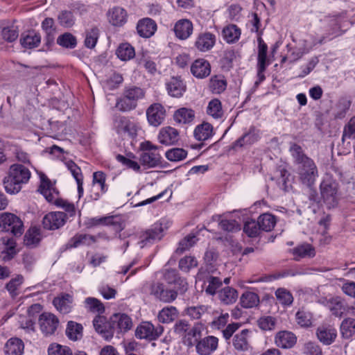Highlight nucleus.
<instances>
[{
  "label": "nucleus",
  "instance_id": "obj_1",
  "mask_svg": "<svg viewBox=\"0 0 355 355\" xmlns=\"http://www.w3.org/2000/svg\"><path fill=\"white\" fill-rule=\"evenodd\" d=\"M290 152L294 163L297 165V173L300 180L303 184L311 187L318 176V168L314 161L304 153L300 146L296 144L291 145Z\"/></svg>",
  "mask_w": 355,
  "mask_h": 355
},
{
  "label": "nucleus",
  "instance_id": "obj_2",
  "mask_svg": "<svg viewBox=\"0 0 355 355\" xmlns=\"http://www.w3.org/2000/svg\"><path fill=\"white\" fill-rule=\"evenodd\" d=\"M31 176L30 170L22 164H14L9 168L8 175L3 180L6 191L9 194L18 193L22 185L28 183Z\"/></svg>",
  "mask_w": 355,
  "mask_h": 355
},
{
  "label": "nucleus",
  "instance_id": "obj_3",
  "mask_svg": "<svg viewBox=\"0 0 355 355\" xmlns=\"http://www.w3.org/2000/svg\"><path fill=\"white\" fill-rule=\"evenodd\" d=\"M144 96V92L137 87L126 88L121 98L117 100L116 107L122 112H128L135 109L137 101Z\"/></svg>",
  "mask_w": 355,
  "mask_h": 355
},
{
  "label": "nucleus",
  "instance_id": "obj_4",
  "mask_svg": "<svg viewBox=\"0 0 355 355\" xmlns=\"http://www.w3.org/2000/svg\"><path fill=\"white\" fill-rule=\"evenodd\" d=\"M320 193L328 208L334 207L338 201V184L329 177L325 178L320 184Z\"/></svg>",
  "mask_w": 355,
  "mask_h": 355
},
{
  "label": "nucleus",
  "instance_id": "obj_5",
  "mask_svg": "<svg viewBox=\"0 0 355 355\" xmlns=\"http://www.w3.org/2000/svg\"><path fill=\"white\" fill-rule=\"evenodd\" d=\"M0 227L6 232H10L15 236H20L24 231L20 218L8 212L1 214Z\"/></svg>",
  "mask_w": 355,
  "mask_h": 355
},
{
  "label": "nucleus",
  "instance_id": "obj_6",
  "mask_svg": "<svg viewBox=\"0 0 355 355\" xmlns=\"http://www.w3.org/2000/svg\"><path fill=\"white\" fill-rule=\"evenodd\" d=\"M114 129L119 135L134 137L138 128L137 124L128 117L119 116L114 121Z\"/></svg>",
  "mask_w": 355,
  "mask_h": 355
},
{
  "label": "nucleus",
  "instance_id": "obj_7",
  "mask_svg": "<svg viewBox=\"0 0 355 355\" xmlns=\"http://www.w3.org/2000/svg\"><path fill=\"white\" fill-rule=\"evenodd\" d=\"M164 331V327L158 325L156 327L148 322H145L138 326L135 331V336L139 339L154 340L159 338Z\"/></svg>",
  "mask_w": 355,
  "mask_h": 355
},
{
  "label": "nucleus",
  "instance_id": "obj_8",
  "mask_svg": "<svg viewBox=\"0 0 355 355\" xmlns=\"http://www.w3.org/2000/svg\"><path fill=\"white\" fill-rule=\"evenodd\" d=\"M67 214L62 211H51L46 214L42 220L44 229L55 230L62 227L67 219Z\"/></svg>",
  "mask_w": 355,
  "mask_h": 355
},
{
  "label": "nucleus",
  "instance_id": "obj_9",
  "mask_svg": "<svg viewBox=\"0 0 355 355\" xmlns=\"http://www.w3.org/2000/svg\"><path fill=\"white\" fill-rule=\"evenodd\" d=\"M150 293L155 297L163 302L170 303L174 301L178 296V291L173 289H167L162 283H154L150 288Z\"/></svg>",
  "mask_w": 355,
  "mask_h": 355
},
{
  "label": "nucleus",
  "instance_id": "obj_10",
  "mask_svg": "<svg viewBox=\"0 0 355 355\" xmlns=\"http://www.w3.org/2000/svg\"><path fill=\"white\" fill-rule=\"evenodd\" d=\"M38 322L40 329L45 336L53 334L59 324L58 318L54 314L46 312L40 315Z\"/></svg>",
  "mask_w": 355,
  "mask_h": 355
},
{
  "label": "nucleus",
  "instance_id": "obj_11",
  "mask_svg": "<svg viewBox=\"0 0 355 355\" xmlns=\"http://www.w3.org/2000/svg\"><path fill=\"white\" fill-rule=\"evenodd\" d=\"M218 345V338L214 336H208L201 338L196 345V349L200 355H210L216 350Z\"/></svg>",
  "mask_w": 355,
  "mask_h": 355
},
{
  "label": "nucleus",
  "instance_id": "obj_12",
  "mask_svg": "<svg viewBox=\"0 0 355 355\" xmlns=\"http://www.w3.org/2000/svg\"><path fill=\"white\" fill-rule=\"evenodd\" d=\"M132 327L131 318L124 313H116L110 318V327L115 332L119 333L129 330Z\"/></svg>",
  "mask_w": 355,
  "mask_h": 355
},
{
  "label": "nucleus",
  "instance_id": "obj_13",
  "mask_svg": "<svg viewBox=\"0 0 355 355\" xmlns=\"http://www.w3.org/2000/svg\"><path fill=\"white\" fill-rule=\"evenodd\" d=\"M148 123L155 127L159 126L164 120L166 111L160 103L151 105L146 111Z\"/></svg>",
  "mask_w": 355,
  "mask_h": 355
},
{
  "label": "nucleus",
  "instance_id": "obj_14",
  "mask_svg": "<svg viewBox=\"0 0 355 355\" xmlns=\"http://www.w3.org/2000/svg\"><path fill=\"white\" fill-rule=\"evenodd\" d=\"M107 190L105 184V175L101 171H97L93 174L92 197L94 200H98L99 197Z\"/></svg>",
  "mask_w": 355,
  "mask_h": 355
},
{
  "label": "nucleus",
  "instance_id": "obj_15",
  "mask_svg": "<svg viewBox=\"0 0 355 355\" xmlns=\"http://www.w3.org/2000/svg\"><path fill=\"white\" fill-rule=\"evenodd\" d=\"M318 340L326 345L333 343L337 337L336 329L331 325H321L317 329Z\"/></svg>",
  "mask_w": 355,
  "mask_h": 355
},
{
  "label": "nucleus",
  "instance_id": "obj_16",
  "mask_svg": "<svg viewBox=\"0 0 355 355\" xmlns=\"http://www.w3.org/2000/svg\"><path fill=\"white\" fill-rule=\"evenodd\" d=\"M158 140L166 146L173 145L179 140V132L170 126L164 127L159 130Z\"/></svg>",
  "mask_w": 355,
  "mask_h": 355
},
{
  "label": "nucleus",
  "instance_id": "obj_17",
  "mask_svg": "<svg viewBox=\"0 0 355 355\" xmlns=\"http://www.w3.org/2000/svg\"><path fill=\"white\" fill-rule=\"evenodd\" d=\"M216 43V35L205 32L198 35L195 42V46L201 52H206L211 49Z\"/></svg>",
  "mask_w": 355,
  "mask_h": 355
},
{
  "label": "nucleus",
  "instance_id": "obj_18",
  "mask_svg": "<svg viewBox=\"0 0 355 355\" xmlns=\"http://www.w3.org/2000/svg\"><path fill=\"white\" fill-rule=\"evenodd\" d=\"M191 72L197 78H206L211 73L210 64L205 59H197L191 66Z\"/></svg>",
  "mask_w": 355,
  "mask_h": 355
},
{
  "label": "nucleus",
  "instance_id": "obj_19",
  "mask_svg": "<svg viewBox=\"0 0 355 355\" xmlns=\"http://www.w3.org/2000/svg\"><path fill=\"white\" fill-rule=\"evenodd\" d=\"M93 325L95 330L105 340H109L113 337V330L111 329L110 322L107 323L105 317L96 316L93 320Z\"/></svg>",
  "mask_w": 355,
  "mask_h": 355
},
{
  "label": "nucleus",
  "instance_id": "obj_20",
  "mask_svg": "<svg viewBox=\"0 0 355 355\" xmlns=\"http://www.w3.org/2000/svg\"><path fill=\"white\" fill-rule=\"evenodd\" d=\"M53 304L60 313H69L72 309L73 297L68 293H62L53 299Z\"/></svg>",
  "mask_w": 355,
  "mask_h": 355
},
{
  "label": "nucleus",
  "instance_id": "obj_21",
  "mask_svg": "<svg viewBox=\"0 0 355 355\" xmlns=\"http://www.w3.org/2000/svg\"><path fill=\"white\" fill-rule=\"evenodd\" d=\"M137 30L141 37L148 38L154 35L157 30V24L150 18H144L138 21Z\"/></svg>",
  "mask_w": 355,
  "mask_h": 355
},
{
  "label": "nucleus",
  "instance_id": "obj_22",
  "mask_svg": "<svg viewBox=\"0 0 355 355\" xmlns=\"http://www.w3.org/2000/svg\"><path fill=\"white\" fill-rule=\"evenodd\" d=\"M166 85L168 94L173 97H181L186 91V85L179 77H172Z\"/></svg>",
  "mask_w": 355,
  "mask_h": 355
},
{
  "label": "nucleus",
  "instance_id": "obj_23",
  "mask_svg": "<svg viewBox=\"0 0 355 355\" xmlns=\"http://www.w3.org/2000/svg\"><path fill=\"white\" fill-rule=\"evenodd\" d=\"M110 23L114 26H122L127 21V12L121 7H114L107 13Z\"/></svg>",
  "mask_w": 355,
  "mask_h": 355
},
{
  "label": "nucleus",
  "instance_id": "obj_24",
  "mask_svg": "<svg viewBox=\"0 0 355 355\" xmlns=\"http://www.w3.org/2000/svg\"><path fill=\"white\" fill-rule=\"evenodd\" d=\"M214 135V128L208 122H203L198 125L194 130L193 135L196 140L204 141L211 138Z\"/></svg>",
  "mask_w": 355,
  "mask_h": 355
},
{
  "label": "nucleus",
  "instance_id": "obj_25",
  "mask_svg": "<svg viewBox=\"0 0 355 355\" xmlns=\"http://www.w3.org/2000/svg\"><path fill=\"white\" fill-rule=\"evenodd\" d=\"M174 31L178 38L186 40L193 33V24L188 19H180L176 22Z\"/></svg>",
  "mask_w": 355,
  "mask_h": 355
},
{
  "label": "nucleus",
  "instance_id": "obj_26",
  "mask_svg": "<svg viewBox=\"0 0 355 355\" xmlns=\"http://www.w3.org/2000/svg\"><path fill=\"white\" fill-rule=\"evenodd\" d=\"M163 230L160 225H155L153 228L148 230L144 232L141 236V247L144 245L151 243L155 241H159L163 236Z\"/></svg>",
  "mask_w": 355,
  "mask_h": 355
},
{
  "label": "nucleus",
  "instance_id": "obj_27",
  "mask_svg": "<svg viewBox=\"0 0 355 355\" xmlns=\"http://www.w3.org/2000/svg\"><path fill=\"white\" fill-rule=\"evenodd\" d=\"M295 343L296 337L290 331H282L275 336V344L282 348H291Z\"/></svg>",
  "mask_w": 355,
  "mask_h": 355
},
{
  "label": "nucleus",
  "instance_id": "obj_28",
  "mask_svg": "<svg viewBox=\"0 0 355 355\" xmlns=\"http://www.w3.org/2000/svg\"><path fill=\"white\" fill-rule=\"evenodd\" d=\"M91 220L94 225H111L115 228L116 231H121L123 229V224L121 223V218L118 216L94 218Z\"/></svg>",
  "mask_w": 355,
  "mask_h": 355
},
{
  "label": "nucleus",
  "instance_id": "obj_29",
  "mask_svg": "<svg viewBox=\"0 0 355 355\" xmlns=\"http://www.w3.org/2000/svg\"><path fill=\"white\" fill-rule=\"evenodd\" d=\"M42 28L46 33L45 44L48 47L51 46L54 42L55 35V27L54 26V20L53 18H45L42 22Z\"/></svg>",
  "mask_w": 355,
  "mask_h": 355
},
{
  "label": "nucleus",
  "instance_id": "obj_30",
  "mask_svg": "<svg viewBox=\"0 0 355 355\" xmlns=\"http://www.w3.org/2000/svg\"><path fill=\"white\" fill-rule=\"evenodd\" d=\"M294 259L299 261L304 258H312L315 255L314 248L309 243H304L294 248L292 250Z\"/></svg>",
  "mask_w": 355,
  "mask_h": 355
},
{
  "label": "nucleus",
  "instance_id": "obj_31",
  "mask_svg": "<svg viewBox=\"0 0 355 355\" xmlns=\"http://www.w3.org/2000/svg\"><path fill=\"white\" fill-rule=\"evenodd\" d=\"M249 333L248 329H243L240 333L236 334L233 338V345L237 351L245 352L250 348Z\"/></svg>",
  "mask_w": 355,
  "mask_h": 355
},
{
  "label": "nucleus",
  "instance_id": "obj_32",
  "mask_svg": "<svg viewBox=\"0 0 355 355\" xmlns=\"http://www.w3.org/2000/svg\"><path fill=\"white\" fill-rule=\"evenodd\" d=\"M327 306L331 313L336 317H341L347 311L346 304L340 297H331L327 301Z\"/></svg>",
  "mask_w": 355,
  "mask_h": 355
},
{
  "label": "nucleus",
  "instance_id": "obj_33",
  "mask_svg": "<svg viewBox=\"0 0 355 355\" xmlns=\"http://www.w3.org/2000/svg\"><path fill=\"white\" fill-rule=\"evenodd\" d=\"M24 349V345L22 340L17 338L9 339L4 347L6 355H21Z\"/></svg>",
  "mask_w": 355,
  "mask_h": 355
},
{
  "label": "nucleus",
  "instance_id": "obj_34",
  "mask_svg": "<svg viewBox=\"0 0 355 355\" xmlns=\"http://www.w3.org/2000/svg\"><path fill=\"white\" fill-rule=\"evenodd\" d=\"M218 299L224 304H232L238 299V292L236 289L226 286L218 291Z\"/></svg>",
  "mask_w": 355,
  "mask_h": 355
},
{
  "label": "nucleus",
  "instance_id": "obj_35",
  "mask_svg": "<svg viewBox=\"0 0 355 355\" xmlns=\"http://www.w3.org/2000/svg\"><path fill=\"white\" fill-rule=\"evenodd\" d=\"M41 42V36L39 33L35 31H28L23 34L20 39V42L22 46L28 49H33L37 47Z\"/></svg>",
  "mask_w": 355,
  "mask_h": 355
},
{
  "label": "nucleus",
  "instance_id": "obj_36",
  "mask_svg": "<svg viewBox=\"0 0 355 355\" xmlns=\"http://www.w3.org/2000/svg\"><path fill=\"white\" fill-rule=\"evenodd\" d=\"M179 315L178 309L173 306L163 308L158 313L157 319L162 323H170L174 321Z\"/></svg>",
  "mask_w": 355,
  "mask_h": 355
},
{
  "label": "nucleus",
  "instance_id": "obj_37",
  "mask_svg": "<svg viewBox=\"0 0 355 355\" xmlns=\"http://www.w3.org/2000/svg\"><path fill=\"white\" fill-rule=\"evenodd\" d=\"M160 159L161 156L157 152H143L140 155L139 161L142 165L153 168L160 163Z\"/></svg>",
  "mask_w": 355,
  "mask_h": 355
},
{
  "label": "nucleus",
  "instance_id": "obj_38",
  "mask_svg": "<svg viewBox=\"0 0 355 355\" xmlns=\"http://www.w3.org/2000/svg\"><path fill=\"white\" fill-rule=\"evenodd\" d=\"M40 229L37 227H31L25 234L24 244L26 246L35 247L41 241Z\"/></svg>",
  "mask_w": 355,
  "mask_h": 355
},
{
  "label": "nucleus",
  "instance_id": "obj_39",
  "mask_svg": "<svg viewBox=\"0 0 355 355\" xmlns=\"http://www.w3.org/2000/svg\"><path fill=\"white\" fill-rule=\"evenodd\" d=\"M240 304L245 309L256 307L259 304V297L255 293L246 291L241 295Z\"/></svg>",
  "mask_w": 355,
  "mask_h": 355
},
{
  "label": "nucleus",
  "instance_id": "obj_40",
  "mask_svg": "<svg viewBox=\"0 0 355 355\" xmlns=\"http://www.w3.org/2000/svg\"><path fill=\"white\" fill-rule=\"evenodd\" d=\"M223 39L227 43H234L239 40L241 35V29L234 24L226 26L223 31Z\"/></svg>",
  "mask_w": 355,
  "mask_h": 355
},
{
  "label": "nucleus",
  "instance_id": "obj_41",
  "mask_svg": "<svg viewBox=\"0 0 355 355\" xmlns=\"http://www.w3.org/2000/svg\"><path fill=\"white\" fill-rule=\"evenodd\" d=\"M211 307L207 305L191 306L185 309V313L193 320H199L209 313Z\"/></svg>",
  "mask_w": 355,
  "mask_h": 355
},
{
  "label": "nucleus",
  "instance_id": "obj_42",
  "mask_svg": "<svg viewBox=\"0 0 355 355\" xmlns=\"http://www.w3.org/2000/svg\"><path fill=\"white\" fill-rule=\"evenodd\" d=\"M66 335L73 341L80 340L83 337V326L73 321H69L66 328Z\"/></svg>",
  "mask_w": 355,
  "mask_h": 355
},
{
  "label": "nucleus",
  "instance_id": "obj_43",
  "mask_svg": "<svg viewBox=\"0 0 355 355\" xmlns=\"http://www.w3.org/2000/svg\"><path fill=\"white\" fill-rule=\"evenodd\" d=\"M259 138V132L254 128H250L248 132L237 139L234 142V147H242L245 144H252L257 141Z\"/></svg>",
  "mask_w": 355,
  "mask_h": 355
},
{
  "label": "nucleus",
  "instance_id": "obj_44",
  "mask_svg": "<svg viewBox=\"0 0 355 355\" xmlns=\"http://www.w3.org/2000/svg\"><path fill=\"white\" fill-rule=\"evenodd\" d=\"M194 112L189 108L182 107L175 111L174 119L179 123H189L194 119Z\"/></svg>",
  "mask_w": 355,
  "mask_h": 355
},
{
  "label": "nucleus",
  "instance_id": "obj_45",
  "mask_svg": "<svg viewBox=\"0 0 355 355\" xmlns=\"http://www.w3.org/2000/svg\"><path fill=\"white\" fill-rule=\"evenodd\" d=\"M207 113L214 119H220L223 116L224 112L220 101L217 98L212 99L208 103Z\"/></svg>",
  "mask_w": 355,
  "mask_h": 355
},
{
  "label": "nucleus",
  "instance_id": "obj_46",
  "mask_svg": "<svg viewBox=\"0 0 355 355\" xmlns=\"http://www.w3.org/2000/svg\"><path fill=\"white\" fill-rule=\"evenodd\" d=\"M258 224L261 228V230L269 232L274 228L276 224V219L273 215L266 213L259 216L258 218Z\"/></svg>",
  "mask_w": 355,
  "mask_h": 355
},
{
  "label": "nucleus",
  "instance_id": "obj_47",
  "mask_svg": "<svg viewBox=\"0 0 355 355\" xmlns=\"http://www.w3.org/2000/svg\"><path fill=\"white\" fill-rule=\"evenodd\" d=\"M117 57L123 61L129 60L135 55L134 48L128 43L121 44L116 49Z\"/></svg>",
  "mask_w": 355,
  "mask_h": 355
},
{
  "label": "nucleus",
  "instance_id": "obj_48",
  "mask_svg": "<svg viewBox=\"0 0 355 355\" xmlns=\"http://www.w3.org/2000/svg\"><path fill=\"white\" fill-rule=\"evenodd\" d=\"M57 44L62 47L72 49L77 45V40L71 33H64L58 37Z\"/></svg>",
  "mask_w": 355,
  "mask_h": 355
},
{
  "label": "nucleus",
  "instance_id": "obj_49",
  "mask_svg": "<svg viewBox=\"0 0 355 355\" xmlns=\"http://www.w3.org/2000/svg\"><path fill=\"white\" fill-rule=\"evenodd\" d=\"M340 332L344 338H349L355 334V319H345L340 325Z\"/></svg>",
  "mask_w": 355,
  "mask_h": 355
},
{
  "label": "nucleus",
  "instance_id": "obj_50",
  "mask_svg": "<svg viewBox=\"0 0 355 355\" xmlns=\"http://www.w3.org/2000/svg\"><path fill=\"white\" fill-rule=\"evenodd\" d=\"M75 17L71 11L62 10L58 15V21L59 24L64 28H71L75 24Z\"/></svg>",
  "mask_w": 355,
  "mask_h": 355
},
{
  "label": "nucleus",
  "instance_id": "obj_51",
  "mask_svg": "<svg viewBox=\"0 0 355 355\" xmlns=\"http://www.w3.org/2000/svg\"><path fill=\"white\" fill-rule=\"evenodd\" d=\"M227 87V82L223 76H215L210 80L209 87L215 94H220Z\"/></svg>",
  "mask_w": 355,
  "mask_h": 355
},
{
  "label": "nucleus",
  "instance_id": "obj_52",
  "mask_svg": "<svg viewBox=\"0 0 355 355\" xmlns=\"http://www.w3.org/2000/svg\"><path fill=\"white\" fill-rule=\"evenodd\" d=\"M40 190L41 193L49 202L52 201L53 198L51 193V191L53 189V185L44 174L40 175Z\"/></svg>",
  "mask_w": 355,
  "mask_h": 355
},
{
  "label": "nucleus",
  "instance_id": "obj_53",
  "mask_svg": "<svg viewBox=\"0 0 355 355\" xmlns=\"http://www.w3.org/2000/svg\"><path fill=\"white\" fill-rule=\"evenodd\" d=\"M85 308L91 312L103 313L105 307L102 302L95 297H87L84 301Z\"/></svg>",
  "mask_w": 355,
  "mask_h": 355
},
{
  "label": "nucleus",
  "instance_id": "obj_54",
  "mask_svg": "<svg viewBox=\"0 0 355 355\" xmlns=\"http://www.w3.org/2000/svg\"><path fill=\"white\" fill-rule=\"evenodd\" d=\"M166 157L171 162H180L187 156V151L183 148H173L168 150L165 153Z\"/></svg>",
  "mask_w": 355,
  "mask_h": 355
},
{
  "label": "nucleus",
  "instance_id": "obj_55",
  "mask_svg": "<svg viewBox=\"0 0 355 355\" xmlns=\"http://www.w3.org/2000/svg\"><path fill=\"white\" fill-rule=\"evenodd\" d=\"M275 296L279 302L284 306H289L293 302V297L290 291L284 288H279L275 291Z\"/></svg>",
  "mask_w": 355,
  "mask_h": 355
},
{
  "label": "nucleus",
  "instance_id": "obj_56",
  "mask_svg": "<svg viewBox=\"0 0 355 355\" xmlns=\"http://www.w3.org/2000/svg\"><path fill=\"white\" fill-rule=\"evenodd\" d=\"M49 355H72V350L66 345L51 343L48 347Z\"/></svg>",
  "mask_w": 355,
  "mask_h": 355
},
{
  "label": "nucleus",
  "instance_id": "obj_57",
  "mask_svg": "<svg viewBox=\"0 0 355 355\" xmlns=\"http://www.w3.org/2000/svg\"><path fill=\"white\" fill-rule=\"evenodd\" d=\"M99 36V30L96 27H93L86 31L85 45L89 49L94 48L98 41Z\"/></svg>",
  "mask_w": 355,
  "mask_h": 355
},
{
  "label": "nucleus",
  "instance_id": "obj_58",
  "mask_svg": "<svg viewBox=\"0 0 355 355\" xmlns=\"http://www.w3.org/2000/svg\"><path fill=\"white\" fill-rule=\"evenodd\" d=\"M261 228L258 224V220L255 221L254 220H247L243 226V232L249 236V237H256L259 235L260 230Z\"/></svg>",
  "mask_w": 355,
  "mask_h": 355
},
{
  "label": "nucleus",
  "instance_id": "obj_59",
  "mask_svg": "<svg viewBox=\"0 0 355 355\" xmlns=\"http://www.w3.org/2000/svg\"><path fill=\"white\" fill-rule=\"evenodd\" d=\"M278 187L284 191H288L291 188L290 173L286 169L280 171V176L277 180Z\"/></svg>",
  "mask_w": 355,
  "mask_h": 355
},
{
  "label": "nucleus",
  "instance_id": "obj_60",
  "mask_svg": "<svg viewBox=\"0 0 355 355\" xmlns=\"http://www.w3.org/2000/svg\"><path fill=\"white\" fill-rule=\"evenodd\" d=\"M205 284H207L205 292L207 294L214 295L216 293L217 289L222 285V282L218 277L209 276Z\"/></svg>",
  "mask_w": 355,
  "mask_h": 355
},
{
  "label": "nucleus",
  "instance_id": "obj_61",
  "mask_svg": "<svg viewBox=\"0 0 355 355\" xmlns=\"http://www.w3.org/2000/svg\"><path fill=\"white\" fill-rule=\"evenodd\" d=\"M196 237L193 234H189L179 242L176 252L179 254L183 253L185 250H189L196 243Z\"/></svg>",
  "mask_w": 355,
  "mask_h": 355
},
{
  "label": "nucleus",
  "instance_id": "obj_62",
  "mask_svg": "<svg viewBox=\"0 0 355 355\" xmlns=\"http://www.w3.org/2000/svg\"><path fill=\"white\" fill-rule=\"evenodd\" d=\"M198 261L194 257L186 256L182 258L179 261V268L185 272H188L191 269L197 267Z\"/></svg>",
  "mask_w": 355,
  "mask_h": 355
},
{
  "label": "nucleus",
  "instance_id": "obj_63",
  "mask_svg": "<svg viewBox=\"0 0 355 355\" xmlns=\"http://www.w3.org/2000/svg\"><path fill=\"white\" fill-rule=\"evenodd\" d=\"M296 321L298 324L303 327H308L311 325L312 315L309 312L303 310L298 311L295 315Z\"/></svg>",
  "mask_w": 355,
  "mask_h": 355
},
{
  "label": "nucleus",
  "instance_id": "obj_64",
  "mask_svg": "<svg viewBox=\"0 0 355 355\" xmlns=\"http://www.w3.org/2000/svg\"><path fill=\"white\" fill-rule=\"evenodd\" d=\"M23 279L24 278L21 275H17L6 284V288L12 297H15L18 295L17 290L22 284Z\"/></svg>",
  "mask_w": 355,
  "mask_h": 355
}]
</instances>
